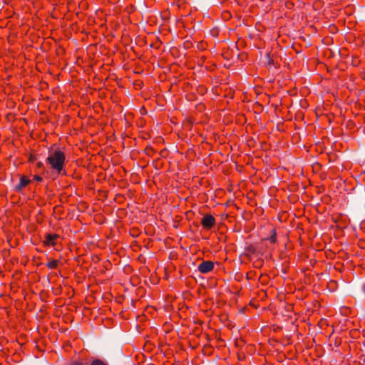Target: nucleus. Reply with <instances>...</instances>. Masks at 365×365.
<instances>
[{"instance_id":"nucleus-1","label":"nucleus","mask_w":365,"mask_h":365,"mask_svg":"<svg viewBox=\"0 0 365 365\" xmlns=\"http://www.w3.org/2000/svg\"><path fill=\"white\" fill-rule=\"evenodd\" d=\"M46 160L51 165L52 169L56 170L58 173H61L65 160V155L62 151H50Z\"/></svg>"},{"instance_id":"nucleus-2","label":"nucleus","mask_w":365,"mask_h":365,"mask_svg":"<svg viewBox=\"0 0 365 365\" xmlns=\"http://www.w3.org/2000/svg\"><path fill=\"white\" fill-rule=\"evenodd\" d=\"M214 268V264L211 261H203L198 265V270L203 274L208 273Z\"/></svg>"},{"instance_id":"nucleus-3","label":"nucleus","mask_w":365,"mask_h":365,"mask_svg":"<svg viewBox=\"0 0 365 365\" xmlns=\"http://www.w3.org/2000/svg\"><path fill=\"white\" fill-rule=\"evenodd\" d=\"M215 222V218L212 215H205L201 221L202 226L205 228L209 229L212 227Z\"/></svg>"},{"instance_id":"nucleus-4","label":"nucleus","mask_w":365,"mask_h":365,"mask_svg":"<svg viewBox=\"0 0 365 365\" xmlns=\"http://www.w3.org/2000/svg\"><path fill=\"white\" fill-rule=\"evenodd\" d=\"M30 182V180L27 179L25 176L20 178L19 183L15 186V190L19 192L23 187L26 186Z\"/></svg>"},{"instance_id":"nucleus-5","label":"nucleus","mask_w":365,"mask_h":365,"mask_svg":"<svg viewBox=\"0 0 365 365\" xmlns=\"http://www.w3.org/2000/svg\"><path fill=\"white\" fill-rule=\"evenodd\" d=\"M264 63L265 65H271L273 63V60L270 58L269 53H266L264 57Z\"/></svg>"},{"instance_id":"nucleus-6","label":"nucleus","mask_w":365,"mask_h":365,"mask_svg":"<svg viewBox=\"0 0 365 365\" xmlns=\"http://www.w3.org/2000/svg\"><path fill=\"white\" fill-rule=\"evenodd\" d=\"M69 365H88V363L82 359H78L73 361Z\"/></svg>"},{"instance_id":"nucleus-7","label":"nucleus","mask_w":365,"mask_h":365,"mask_svg":"<svg viewBox=\"0 0 365 365\" xmlns=\"http://www.w3.org/2000/svg\"><path fill=\"white\" fill-rule=\"evenodd\" d=\"M56 235H48L46 236V243L53 244L54 239H56Z\"/></svg>"},{"instance_id":"nucleus-8","label":"nucleus","mask_w":365,"mask_h":365,"mask_svg":"<svg viewBox=\"0 0 365 365\" xmlns=\"http://www.w3.org/2000/svg\"><path fill=\"white\" fill-rule=\"evenodd\" d=\"M57 264H58V262L56 260H53V261L49 262L47 264V266L50 269H54L57 267Z\"/></svg>"},{"instance_id":"nucleus-9","label":"nucleus","mask_w":365,"mask_h":365,"mask_svg":"<svg viewBox=\"0 0 365 365\" xmlns=\"http://www.w3.org/2000/svg\"><path fill=\"white\" fill-rule=\"evenodd\" d=\"M91 365H106V364L104 361H103L101 359H95L91 362Z\"/></svg>"},{"instance_id":"nucleus-10","label":"nucleus","mask_w":365,"mask_h":365,"mask_svg":"<svg viewBox=\"0 0 365 365\" xmlns=\"http://www.w3.org/2000/svg\"><path fill=\"white\" fill-rule=\"evenodd\" d=\"M349 312V310L347 308H344L341 309V314H343L344 316H347Z\"/></svg>"},{"instance_id":"nucleus-11","label":"nucleus","mask_w":365,"mask_h":365,"mask_svg":"<svg viewBox=\"0 0 365 365\" xmlns=\"http://www.w3.org/2000/svg\"><path fill=\"white\" fill-rule=\"evenodd\" d=\"M340 322H339L338 323H333L331 326V327L333 328V330L334 331H336L338 329V327H339V324Z\"/></svg>"},{"instance_id":"nucleus-12","label":"nucleus","mask_w":365,"mask_h":365,"mask_svg":"<svg viewBox=\"0 0 365 365\" xmlns=\"http://www.w3.org/2000/svg\"><path fill=\"white\" fill-rule=\"evenodd\" d=\"M326 322H327V321H319V322H318V326H319L320 328H322V327H323L324 325H325Z\"/></svg>"},{"instance_id":"nucleus-13","label":"nucleus","mask_w":365,"mask_h":365,"mask_svg":"<svg viewBox=\"0 0 365 365\" xmlns=\"http://www.w3.org/2000/svg\"><path fill=\"white\" fill-rule=\"evenodd\" d=\"M269 240L271 242L274 243L276 241V236L275 234L270 237Z\"/></svg>"},{"instance_id":"nucleus-14","label":"nucleus","mask_w":365,"mask_h":365,"mask_svg":"<svg viewBox=\"0 0 365 365\" xmlns=\"http://www.w3.org/2000/svg\"><path fill=\"white\" fill-rule=\"evenodd\" d=\"M34 180H36L37 181H41L42 180V178L38 176V175H36V176H34Z\"/></svg>"},{"instance_id":"nucleus-15","label":"nucleus","mask_w":365,"mask_h":365,"mask_svg":"<svg viewBox=\"0 0 365 365\" xmlns=\"http://www.w3.org/2000/svg\"><path fill=\"white\" fill-rule=\"evenodd\" d=\"M163 326H164L165 329H169V325L167 322L165 323Z\"/></svg>"},{"instance_id":"nucleus-16","label":"nucleus","mask_w":365,"mask_h":365,"mask_svg":"<svg viewBox=\"0 0 365 365\" xmlns=\"http://www.w3.org/2000/svg\"><path fill=\"white\" fill-rule=\"evenodd\" d=\"M42 165H43V163H42L39 162V163H38V167H41Z\"/></svg>"}]
</instances>
